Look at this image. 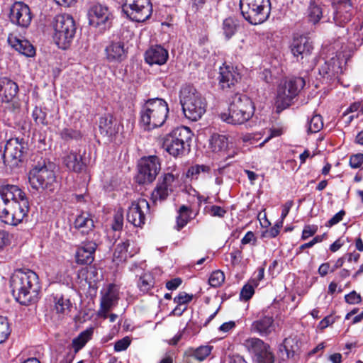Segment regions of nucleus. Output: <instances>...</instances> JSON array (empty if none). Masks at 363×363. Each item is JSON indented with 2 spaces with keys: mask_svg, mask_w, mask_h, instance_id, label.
<instances>
[{
  "mask_svg": "<svg viewBox=\"0 0 363 363\" xmlns=\"http://www.w3.org/2000/svg\"><path fill=\"white\" fill-rule=\"evenodd\" d=\"M180 102L185 117L192 121L201 118L206 111V101L192 86H185L180 91Z\"/></svg>",
  "mask_w": 363,
  "mask_h": 363,
  "instance_id": "4",
  "label": "nucleus"
},
{
  "mask_svg": "<svg viewBox=\"0 0 363 363\" xmlns=\"http://www.w3.org/2000/svg\"><path fill=\"white\" fill-rule=\"evenodd\" d=\"M228 146V138L225 135L213 134L210 140V149L214 152H225Z\"/></svg>",
  "mask_w": 363,
  "mask_h": 363,
  "instance_id": "36",
  "label": "nucleus"
},
{
  "mask_svg": "<svg viewBox=\"0 0 363 363\" xmlns=\"http://www.w3.org/2000/svg\"><path fill=\"white\" fill-rule=\"evenodd\" d=\"M213 348L211 345H201L197 348L188 349L184 352V354L187 359L192 357L199 362H202L211 354ZM185 363H188V359L185 361Z\"/></svg>",
  "mask_w": 363,
  "mask_h": 363,
  "instance_id": "31",
  "label": "nucleus"
},
{
  "mask_svg": "<svg viewBox=\"0 0 363 363\" xmlns=\"http://www.w3.org/2000/svg\"><path fill=\"white\" fill-rule=\"evenodd\" d=\"M225 281L224 273L220 270H216L211 273L208 279V283L212 287H219Z\"/></svg>",
  "mask_w": 363,
  "mask_h": 363,
  "instance_id": "48",
  "label": "nucleus"
},
{
  "mask_svg": "<svg viewBox=\"0 0 363 363\" xmlns=\"http://www.w3.org/2000/svg\"><path fill=\"white\" fill-rule=\"evenodd\" d=\"M130 339L128 337H125L121 340H118L114 345V350L116 352H121L125 350L130 344Z\"/></svg>",
  "mask_w": 363,
  "mask_h": 363,
  "instance_id": "53",
  "label": "nucleus"
},
{
  "mask_svg": "<svg viewBox=\"0 0 363 363\" xmlns=\"http://www.w3.org/2000/svg\"><path fill=\"white\" fill-rule=\"evenodd\" d=\"M160 170L159 158L150 156L141 159L138 166V179L140 183H150L154 181Z\"/></svg>",
  "mask_w": 363,
  "mask_h": 363,
  "instance_id": "13",
  "label": "nucleus"
},
{
  "mask_svg": "<svg viewBox=\"0 0 363 363\" xmlns=\"http://www.w3.org/2000/svg\"><path fill=\"white\" fill-rule=\"evenodd\" d=\"M313 49L311 42L306 36L296 38L291 45V52L298 61L309 57Z\"/></svg>",
  "mask_w": 363,
  "mask_h": 363,
  "instance_id": "20",
  "label": "nucleus"
},
{
  "mask_svg": "<svg viewBox=\"0 0 363 363\" xmlns=\"http://www.w3.org/2000/svg\"><path fill=\"white\" fill-rule=\"evenodd\" d=\"M176 183L177 177L172 173L164 174L158 182L160 185L163 186V187H167V189L171 192L173 191V189L176 186Z\"/></svg>",
  "mask_w": 363,
  "mask_h": 363,
  "instance_id": "45",
  "label": "nucleus"
},
{
  "mask_svg": "<svg viewBox=\"0 0 363 363\" xmlns=\"http://www.w3.org/2000/svg\"><path fill=\"white\" fill-rule=\"evenodd\" d=\"M282 347L288 358L294 357L298 350L297 342L292 337L285 338Z\"/></svg>",
  "mask_w": 363,
  "mask_h": 363,
  "instance_id": "43",
  "label": "nucleus"
},
{
  "mask_svg": "<svg viewBox=\"0 0 363 363\" xmlns=\"http://www.w3.org/2000/svg\"><path fill=\"white\" fill-rule=\"evenodd\" d=\"M345 301L349 304H357L361 302L362 298L359 294L353 291L345 296Z\"/></svg>",
  "mask_w": 363,
  "mask_h": 363,
  "instance_id": "58",
  "label": "nucleus"
},
{
  "mask_svg": "<svg viewBox=\"0 0 363 363\" xmlns=\"http://www.w3.org/2000/svg\"><path fill=\"white\" fill-rule=\"evenodd\" d=\"M29 202L26 193L16 185L0 187V219L6 224L17 225L27 216Z\"/></svg>",
  "mask_w": 363,
  "mask_h": 363,
  "instance_id": "1",
  "label": "nucleus"
},
{
  "mask_svg": "<svg viewBox=\"0 0 363 363\" xmlns=\"http://www.w3.org/2000/svg\"><path fill=\"white\" fill-rule=\"evenodd\" d=\"M254 286V285L250 284H246L243 286L240 292V296L243 300L247 301L251 298L255 292Z\"/></svg>",
  "mask_w": 363,
  "mask_h": 363,
  "instance_id": "54",
  "label": "nucleus"
},
{
  "mask_svg": "<svg viewBox=\"0 0 363 363\" xmlns=\"http://www.w3.org/2000/svg\"><path fill=\"white\" fill-rule=\"evenodd\" d=\"M350 164L352 168H359L363 164V154L359 153L352 155L350 159Z\"/></svg>",
  "mask_w": 363,
  "mask_h": 363,
  "instance_id": "55",
  "label": "nucleus"
},
{
  "mask_svg": "<svg viewBox=\"0 0 363 363\" xmlns=\"http://www.w3.org/2000/svg\"><path fill=\"white\" fill-rule=\"evenodd\" d=\"M209 213L212 216L223 218L226 213V211L220 206H212L209 209Z\"/></svg>",
  "mask_w": 363,
  "mask_h": 363,
  "instance_id": "60",
  "label": "nucleus"
},
{
  "mask_svg": "<svg viewBox=\"0 0 363 363\" xmlns=\"http://www.w3.org/2000/svg\"><path fill=\"white\" fill-rule=\"evenodd\" d=\"M318 227L315 225H306L303 230L301 238L306 240L313 236L317 231Z\"/></svg>",
  "mask_w": 363,
  "mask_h": 363,
  "instance_id": "59",
  "label": "nucleus"
},
{
  "mask_svg": "<svg viewBox=\"0 0 363 363\" xmlns=\"http://www.w3.org/2000/svg\"><path fill=\"white\" fill-rule=\"evenodd\" d=\"M192 298L193 295L189 294L184 291H182L174 297V302L177 304L186 306V304L189 303L192 300Z\"/></svg>",
  "mask_w": 363,
  "mask_h": 363,
  "instance_id": "51",
  "label": "nucleus"
},
{
  "mask_svg": "<svg viewBox=\"0 0 363 363\" xmlns=\"http://www.w3.org/2000/svg\"><path fill=\"white\" fill-rule=\"evenodd\" d=\"M10 285L13 296L22 305L38 301L40 284L38 274L30 269H18L12 275Z\"/></svg>",
  "mask_w": 363,
  "mask_h": 363,
  "instance_id": "2",
  "label": "nucleus"
},
{
  "mask_svg": "<svg viewBox=\"0 0 363 363\" xmlns=\"http://www.w3.org/2000/svg\"><path fill=\"white\" fill-rule=\"evenodd\" d=\"M240 8L245 20L257 25L269 18L271 4L269 0H240Z\"/></svg>",
  "mask_w": 363,
  "mask_h": 363,
  "instance_id": "7",
  "label": "nucleus"
},
{
  "mask_svg": "<svg viewBox=\"0 0 363 363\" xmlns=\"http://www.w3.org/2000/svg\"><path fill=\"white\" fill-rule=\"evenodd\" d=\"M305 86V80L301 77H295L281 82L278 86L276 98V106L281 111L291 104L292 100Z\"/></svg>",
  "mask_w": 363,
  "mask_h": 363,
  "instance_id": "8",
  "label": "nucleus"
},
{
  "mask_svg": "<svg viewBox=\"0 0 363 363\" xmlns=\"http://www.w3.org/2000/svg\"><path fill=\"white\" fill-rule=\"evenodd\" d=\"M105 58L110 63H119L127 57V50L123 41H111L104 49Z\"/></svg>",
  "mask_w": 363,
  "mask_h": 363,
  "instance_id": "19",
  "label": "nucleus"
},
{
  "mask_svg": "<svg viewBox=\"0 0 363 363\" xmlns=\"http://www.w3.org/2000/svg\"><path fill=\"white\" fill-rule=\"evenodd\" d=\"M252 117H247L244 113L235 111V110H229L228 112L222 113L220 118L224 122L230 124H242L250 120Z\"/></svg>",
  "mask_w": 363,
  "mask_h": 363,
  "instance_id": "33",
  "label": "nucleus"
},
{
  "mask_svg": "<svg viewBox=\"0 0 363 363\" xmlns=\"http://www.w3.org/2000/svg\"><path fill=\"white\" fill-rule=\"evenodd\" d=\"M74 225V228L78 229L82 233L86 234H89V232H91L94 227L92 217L88 213H82L77 216Z\"/></svg>",
  "mask_w": 363,
  "mask_h": 363,
  "instance_id": "30",
  "label": "nucleus"
},
{
  "mask_svg": "<svg viewBox=\"0 0 363 363\" xmlns=\"http://www.w3.org/2000/svg\"><path fill=\"white\" fill-rule=\"evenodd\" d=\"M61 138L65 140L77 139L80 137V133L72 128H64L60 132Z\"/></svg>",
  "mask_w": 363,
  "mask_h": 363,
  "instance_id": "52",
  "label": "nucleus"
},
{
  "mask_svg": "<svg viewBox=\"0 0 363 363\" xmlns=\"http://www.w3.org/2000/svg\"><path fill=\"white\" fill-rule=\"evenodd\" d=\"M352 15V4L350 0L340 1L335 6L334 15L335 23L340 26H343L351 20Z\"/></svg>",
  "mask_w": 363,
  "mask_h": 363,
  "instance_id": "21",
  "label": "nucleus"
},
{
  "mask_svg": "<svg viewBox=\"0 0 363 363\" xmlns=\"http://www.w3.org/2000/svg\"><path fill=\"white\" fill-rule=\"evenodd\" d=\"M212 169L208 165L196 164L189 168L186 176L191 179H199V178L206 179L211 178Z\"/></svg>",
  "mask_w": 363,
  "mask_h": 363,
  "instance_id": "32",
  "label": "nucleus"
},
{
  "mask_svg": "<svg viewBox=\"0 0 363 363\" xmlns=\"http://www.w3.org/2000/svg\"><path fill=\"white\" fill-rule=\"evenodd\" d=\"M340 63L336 57H333L330 60L324 62L319 67V73L323 77L328 75L332 77L340 70Z\"/></svg>",
  "mask_w": 363,
  "mask_h": 363,
  "instance_id": "34",
  "label": "nucleus"
},
{
  "mask_svg": "<svg viewBox=\"0 0 363 363\" xmlns=\"http://www.w3.org/2000/svg\"><path fill=\"white\" fill-rule=\"evenodd\" d=\"M18 91V86L7 77L0 79V100L8 103L13 100Z\"/></svg>",
  "mask_w": 363,
  "mask_h": 363,
  "instance_id": "26",
  "label": "nucleus"
},
{
  "mask_svg": "<svg viewBox=\"0 0 363 363\" xmlns=\"http://www.w3.org/2000/svg\"><path fill=\"white\" fill-rule=\"evenodd\" d=\"M330 270H331V267H330V264L328 262H325L320 265V267L318 269V272L320 277H324L329 272H330Z\"/></svg>",
  "mask_w": 363,
  "mask_h": 363,
  "instance_id": "63",
  "label": "nucleus"
},
{
  "mask_svg": "<svg viewBox=\"0 0 363 363\" xmlns=\"http://www.w3.org/2000/svg\"><path fill=\"white\" fill-rule=\"evenodd\" d=\"M53 309L58 314L65 315L69 311L72 306L71 301L69 298L62 295L57 294L53 296Z\"/></svg>",
  "mask_w": 363,
  "mask_h": 363,
  "instance_id": "35",
  "label": "nucleus"
},
{
  "mask_svg": "<svg viewBox=\"0 0 363 363\" xmlns=\"http://www.w3.org/2000/svg\"><path fill=\"white\" fill-rule=\"evenodd\" d=\"M149 209V203L144 199L132 202L127 211V220L135 227H141L145 223Z\"/></svg>",
  "mask_w": 363,
  "mask_h": 363,
  "instance_id": "15",
  "label": "nucleus"
},
{
  "mask_svg": "<svg viewBox=\"0 0 363 363\" xmlns=\"http://www.w3.org/2000/svg\"><path fill=\"white\" fill-rule=\"evenodd\" d=\"M8 43L16 51L26 57H33L35 54L34 47L28 40L21 39L15 35H9Z\"/></svg>",
  "mask_w": 363,
  "mask_h": 363,
  "instance_id": "27",
  "label": "nucleus"
},
{
  "mask_svg": "<svg viewBox=\"0 0 363 363\" xmlns=\"http://www.w3.org/2000/svg\"><path fill=\"white\" fill-rule=\"evenodd\" d=\"M168 57V51L160 45L150 48L145 54V62L150 65H162L166 63Z\"/></svg>",
  "mask_w": 363,
  "mask_h": 363,
  "instance_id": "25",
  "label": "nucleus"
},
{
  "mask_svg": "<svg viewBox=\"0 0 363 363\" xmlns=\"http://www.w3.org/2000/svg\"><path fill=\"white\" fill-rule=\"evenodd\" d=\"M252 333L261 336H267L275 330V324L272 316L264 315L255 320L250 327Z\"/></svg>",
  "mask_w": 363,
  "mask_h": 363,
  "instance_id": "24",
  "label": "nucleus"
},
{
  "mask_svg": "<svg viewBox=\"0 0 363 363\" xmlns=\"http://www.w3.org/2000/svg\"><path fill=\"white\" fill-rule=\"evenodd\" d=\"M323 17L322 7L315 2H311L308 11L307 18L310 23H318Z\"/></svg>",
  "mask_w": 363,
  "mask_h": 363,
  "instance_id": "37",
  "label": "nucleus"
},
{
  "mask_svg": "<svg viewBox=\"0 0 363 363\" xmlns=\"http://www.w3.org/2000/svg\"><path fill=\"white\" fill-rule=\"evenodd\" d=\"M191 211L189 208L183 205L178 211V216H177V229L180 230L189 222Z\"/></svg>",
  "mask_w": 363,
  "mask_h": 363,
  "instance_id": "40",
  "label": "nucleus"
},
{
  "mask_svg": "<svg viewBox=\"0 0 363 363\" xmlns=\"http://www.w3.org/2000/svg\"><path fill=\"white\" fill-rule=\"evenodd\" d=\"M99 127L101 133L108 138L115 135L119 130L118 122L111 115L101 117Z\"/></svg>",
  "mask_w": 363,
  "mask_h": 363,
  "instance_id": "29",
  "label": "nucleus"
},
{
  "mask_svg": "<svg viewBox=\"0 0 363 363\" xmlns=\"http://www.w3.org/2000/svg\"><path fill=\"white\" fill-rule=\"evenodd\" d=\"M192 136L189 128H177L163 137L162 147L174 157L182 156L189 151Z\"/></svg>",
  "mask_w": 363,
  "mask_h": 363,
  "instance_id": "5",
  "label": "nucleus"
},
{
  "mask_svg": "<svg viewBox=\"0 0 363 363\" xmlns=\"http://www.w3.org/2000/svg\"><path fill=\"white\" fill-rule=\"evenodd\" d=\"M91 334V330H86L73 339L72 345L75 353L78 352L90 340Z\"/></svg>",
  "mask_w": 363,
  "mask_h": 363,
  "instance_id": "39",
  "label": "nucleus"
},
{
  "mask_svg": "<svg viewBox=\"0 0 363 363\" xmlns=\"http://www.w3.org/2000/svg\"><path fill=\"white\" fill-rule=\"evenodd\" d=\"M138 286L142 292H148L154 286V278L152 274L150 273L143 274L140 277Z\"/></svg>",
  "mask_w": 363,
  "mask_h": 363,
  "instance_id": "41",
  "label": "nucleus"
},
{
  "mask_svg": "<svg viewBox=\"0 0 363 363\" xmlns=\"http://www.w3.org/2000/svg\"><path fill=\"white\" fill-rule=\"evenodd\" d=\"M243 345L257 363H274V357L269 351V347L262 340L250 337L245 340Z\"/></svg>",
  "mask_w": 363,
  "mask_h": 363,
  "instance_id": "11",
  "label": "nucleus"
},
{
  "mask_svg": "<svg viewBox=\"0 0 363 363\" xmlns=\"http://www.w3.org/2000/svg\"><path fill=\"white\" fill-rule=\"evenodd\" d=\"M53 164H38L29 172L28 180L34 189H45L52 191L56 184V177L52 169Z\"/></svg>",
  "mask_w": 363,
  "mask_h": 363,
  "instance_id": "9",
  "label": "nucleus"
},
{
  "mask_svg": "<svg viewBox=\"0 0 363 363\" xmlns=\"http://www.w3.org/2000/svg\"><path fill=\"white\" fill-rule=\"evenodd\" d=\"M223 29L227 38H231L236 30V22L233 18H227L223 21Z\"/></svg>",
  "mask_w": 363,
  "mask_h": 363,
  "instance_id": "46",
  "label": "nucleus"
},
{
  "mask_svg": "<svg viewBox=\"0 0 363 363\" xmlns=\"http://www.w3.org/2000/svg\"><path fill=\"white\" fill-rule=\"evenodd\" d=\"M130 245L129 240L121 241L115 248L113 256L120 261L125 260L128 257V248Z\"/></svg>",
  "mask_w": 363,
  "mask_h": 363,
  "instance_id": "42",
  "label": "nucleus"
},
{
  "mask_svg": "<svg viewBox=\"0 0 363 363\" xmlns=\"http://www.w3.org/2000/svg\"><path fill=\"white\" fill-rule=\"evenodd\" d=\"M264 276V267H259L257 271L254 274L251 281L255 286H257L259 281L263 279Z\"/></svg>",
  "mask_w": 363,
  "mask_h": 363,
  "instance_id": "61",
  "label": "nucleus"
},
{
  "mask_svg": "<svg viewBox=\"0 0 363 363\" xmlns=\"http://www.w3.org/2000/svg\"><path fill=\"white\" fill-rule=\"evenodd\" d=\"M10 243V235L5 230H0V249Z\"/></svg>",
  "mask_w": 363,
  "mask_h": 363,
  "instance_id": "62",
  "label": "nucleus"
},
{
  "mask_svg": "<svg viewBox=\"0 0 363 363\" xmlns=\"http://www.w3.org/2000/svg\"><path fill=\"white\" fill-rule=\"evenodd\" d=\"M53 39L59 48L65 50L71 45L77 26L73 17L67 13L57 15L52 22Z\"/></svg>",
  "mask_w": 363,
  "mask_h": 363,
  "instance_id": "6",
  "label": "nucleus"
},
{
  "mask_svg": "<svg viewBox=\"0 0 363 363\" xmlns=\"http://www.w3.org/2000/svg\"><path fill=\"white\" fill-rule=\"evenodd\" d=\"M10 21L21 28H28L30 24L33 16L30 7L22 1H16L9 9Z\"/></svg>",
  "mask_w": 363,
  "mask_h": 363,
  "instance_id": "14",
  "label": "nucleus"
},
{
  "mask_svg": "<svg viewBox=\"0 0 363 363\" xmlns=\"http://www.w3.org/2000/svg\"><path fill=\"white\" fill-rule=\"evenodd\" d=\"M89 24L104 32L111 26L112 14L106 6L96 4L88 12Z\"/></svg>",
  "mask_w": 363,
  "mask_h": 363,
  "instance_id": "12",
  "label": "nucleus"
},
{
  "mask_svg": "<svg viewBox=\"0 0 363 363\" xmlns=\"http://www.w3.org/2000/svg\"><path fill=\"white\" fill-rule=\"evenodd\" d=\"M169 106L166 101L160 98L147 100L140 111V124L145 130L161 127L166 121Z\"/></svg>",
  "mask_w": 363,
  "mask_h": 363,
  "instance_id": "3",
  "label": "nucleus"
},
{
  "mask_svg": "<svg viewBox=\"0 0 363 363\" xmlns=\"http://www.w3.org/2000/svg\"><path fill=\"white\" fill-rule=\"evenodd\" d=\"M228 109L240 112L242 111L247 117H252L255 106L252 100L246 95L236 94Z\"/></svg>",
  "mask_w": 363,
  "mask_h": 363,
  "instance_id": "23",
  "label": "nucleus"
},
{
  "mask_svg": "<svg viewBox=\"0 0 363 363\" xmlns=\"http://www.w3.org/2000/svg\"><path fill=\"white\" fill-rule=\"evenodd\" d=\"M62 160L67 169L75 172H81L84 167L82 156L77 150H65L63 152Z\"/></svg>",
  "mask_w": 363,
  "mask_h": 363,
  "instance_id": "22",
  "label": "nucleus"
},
{
  "mask_svg": "<svg viewBox=\"0 0 363 363\" xmlns=\"http://www.w3.org/2000/svg\"><path fill=\"white\" fill-rule=\"evenodd\" d=\"M10 334V328L6 318L0 316V344L4 342Z\"/></svg>",
  "mask_w": 363,
  "mask_h": 363,
  "instance_id": "49",
  "label": "nucleus"
},
{
  "mask_svg": "<svg viewBox=\"0 0 363 363\" xmlns=\"http://www.w3.org/2000/svg\"><path fill=\"white\" fill-rule=\"evenodd\" d=\"M169 193H171V191H169L167 187H163V186L157 184L156 188L152 193V199L154 202L162 201L167 198Z\"/></svg>",
  "mask_w": 363,
  "mask_h": 363,
  "instance_id": "44",
  "label": "nucleus"
},
{
  "mask_svg": "<svg viewBox=\"0 0 363 363\" xmlns=\"http://www.w3.org/2000/svg\"><path fill=\"white\" fill-rule=\"evenodd\" d=\"M345 215V212L343 210L340 211L335 215H334L325 224L327 227H332L338 223H340L342 219L344 216Z\"/></svg>",
  "mask_w": 363,
  "mask_h": 363,
  "instance_id": "57",
  "label": "nucleus"
},
{
  "mask_svg": "<svg viewBox=\"0 0 363 363\" xmlns=\"http://www.w3.org/2000/svg\"><path fill=\"white\" fill-rule=\"evenodd\" d=\"M46 116V113L38 107H35L33 111L32 116L37 125H47Z\"/></svg>",
  "mask_w": 363,
  "mask_h": 363,
  "instance_id": "50",
  "label": "nucleus"
},
{
  "mask_svg": "<svg viewBox=\"0 0 363 363\" xmlns=\"http://www.w3.org/2000/svg\"><path fill=\"white\" fill-rule=\"evenodd\" d=\"M323 127V122L320 115H314L308 122V132L315 133L319 132Z\"/></svg>",
  "mask_w": 363,
  "mask_h": 363,
  "instance_id": "47",
  "label": "nucleus"
},
{
  "mask_svg": "<svg viewBox=\"0 0 363 363\" xmlns=\"http://www.w3.org/2000/svg\"><path fill=\"white\" fill-rule=\"evenodd\" d=\"M97 248L94 238L81 243L75 253V262L79 264H91L94 259V253Z\"/></svg>",
  "mask_w": 363,
  "mask_h": 363,
  "instance_id": "18",
  "label": "nucleus"
},
{
  "mask_svg": "<svg viewBox=\"0 0 363 363\" xmlns=\"http://www.w3.org/2000/svg\"><path fill=\"white\" fill-rule=\"evenodd\" d=\"M240 79L239 74L230 66H223L220 68L218 77L219 84L222 89L230 88L238 82Z\"/></svg>",
  "mask_w": 363,
  "mask_h": 363,
  "instance_id": "28",
  "label": "nucleus"
},
{
  "mask_svg": "<svg viewBox=\"0 0 363 363\" xmlns=\"http://www.w3.org/2000/svg\"><path fill=\"white\" fill-rule=\"evenodd\" d=\"M182 282V281L180 278H175L170 281H168L166 283V287L169 290H175L180 286Z\"/></svg>",
  "mask_w": 363,
  "mask_h": 363,
  "instance_id": "64",
  "label": "nucleus"
},
{
  "mask_svg": "<svg viewBox=\"0 0 363 363\" xmlns=\"http://www.w3.org/2000/svg\"><path fill=\"white\" fill-rule=\"evenodd\" d=\"M122 9L128 18L136 22L145 21L152 12L150 0H124Z\"/></svg>",
  "mask_w": 363,
  "mask_h": 363,
  "instance_id": "10",
  "label": "nucleus"
},
{
  "mask_svg": "<svg viewBox=\"0 0 363 363\" xmlns=\"http://www.w3.org/2000/svg\"><path fill=\"white\" fill-rule=\"evenodd\" d=\"M79 277L84 279L89 286L95 284L99 279L98 270L93 266L82 269Z\"/></svg>",
  "mask_w": 363,
  "mask_h": 363,
  "instance_id": "38",
  "label": "nucleus"
},
{
  "mask_svg": "<svg viewBox=\"0 0 363 363\" xmlns=\"http://www.w3.org/2000/svg\"><path fill=\"white\" fill-rule=\"evenodd\" d=\"M101 309L99 314L104 318H107V313L113 306L117 304L118 297V289L115 284H109L106 289L101 291Z\"/></svg>",
  "mask_w": 363,
  "mask_h": 363,
  "instance_id": "17",
  "label": "nucleus"
},
{
  "mask_svg": "<svg viewBox=\"0 0 363 363\" xmlns=\"http://www.w3.org/2000/svg\"><path fill=\"white\" fill-rule=\"evenodd\" d=\"M26 149L22 140L18 138L9 139L4 147V159L11 166H16L23 157Z\"/></svg>",
  "mask_w": 363,
  "mask_h": 363,
  "instance_id": "16",
  "label": "nucleus"
},
{
  "mask_svg": "<svg viewBox=\"0 0 363 363\" xmlns=\"http://www.w3.org/2000/svg\"><path fill=\"white\" fill-rule=\"evenodd\" d=\"M123 225V217L121 212H117L113 218V223L112 224V229L115 231L122 229Z\"/></svg>",
  "mask_w": 363,
  "mask_h": 363,
  "instance_id": "56",
  "label": "nucleus"
}]
</instances>
